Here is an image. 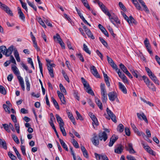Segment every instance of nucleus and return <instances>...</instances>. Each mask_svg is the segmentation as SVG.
Listing matches in <instances>:
<instances>
[{"label":"nucleus","instance_id":"obj_32","mask_svg":"<svg viewBox=\"0 0 160 160\" xmlns=\"http://www.w3.org/2000/svg\"><path fill=\"white\" fill-rule=\"evenodd\" d=\"M37 20L39 24L44 28H46V26L41 18H38L37 19Z\"/></svg>","mask_w":160,"mask_h":160},{"label":"nucleus","instance_id":"obj_9","mask_svg":"<svg viewBox=\"0 0 160 160\" xmlns=\"http://www.w3.org/2000/svg\"><path fill=\"white\" fill-rule=\"evenodd\" d=\"M108 95L110 101H113L117 98V94L115 92H109Z\"/></svg>","mask_w":160,"mask_h":160},{"label":"nucleus","instance_id":"obj_16","mask_svg":"<svg viewBox=\"0 0 160 160\" xmlns=\"http://www.w3.org/2000/svg\"><path fill=\"white\" fill-rule=\"evenodd\" d=\"M123 150V146L122 145L119 144L114 149V152L117 154H120L121 153Z\"/></svg>","mask_w":160,"mask_h":160},{"label":"nucleus","instance_id":"obj_7","mask_svg":"<svg viewBox=\"0 0 160 160\" xmlns=\"http://www.w3.org/2000/svg\"><path fill=\"white\" fill-rule=\"evenodd\" d=\"M0 7L4 10L8 14L11 16L13 15V13L9 7L5 4L2 3L1 2H0Z\"/></svg>","mask_w":160,"mask_h":160},{"label":"nucleus","instance_id":"obj_3","mask_svg":"<svg viewBox=\"0 0 160 160\" xmlns=\"http://www.w3.org/2000/svg\"><path fill=\"white\" fill-rule=\"evenodd\" d=\"M142 79L150 90L153 91H156V88L154 84L150 81L147 77L144 75L142 76Z\"/></svg>","mask_w":160,"mask_h":160},{"label":"nucleus","instance_id":"obj_30","mask_svg":"<svg viewBox=\"0 0 160 160\" xmlns=\"http://www.w3.org/2000/svg\"><path fill=\"white\" fill-rule=\"evenodd\" d=\"M37 58L39 64V66L40 68V72L41 74H42V75H43L42 64V63L41 62L40 60L39 57V56H38L37 57Z\"/></svg>","mask_w":160,"mask_h":160},{"label":"nucleus","instance_id":"obj_34","mask_svg":"<svg viewBox=\"0 0 160 160\" xmlns=\"http://www.w3.org/2000/svg\"><path fill=\"white\" fill-rule=\"evenodd\" d=\"M27 2L28 5L31 7L36 11H37V9L36 6L34 5L33 2H31L29 1L28 0H27Z\"/></svg>","mask_w":160,"mask_h":160},{"label":"nucleus","instance_id":"obj_24","mask_svg":"<svg viewBox=\"0 0 160 160\" xmlns=\"http://www.w3.org/2000/svg\"><path fill=\"white\" fill-rule=\"evenodd\" d=\"M18 13L19 15L20 18L22 20H24L25 17L24 15L21 11V8L18 7Z\"/></svg>","mask_w":160,"mask_h":160},{"label":"nucleus","instance_id":"obj_17","mask_svg":"<svg viewBox=\"0 0 160 160\" xmlns=\"http://www.w3.org/2000/svg\"><path fill=\"white\" fill-rule=\"evenodd\" d=\"M14 47L12 45L10 46L7 50L5 54V55L7 57L9 56L12 52L14 50Z\"/></svg>","mask_w":160,"mask_h":160},{"label":"nucleus","instance_id":"obj_35","mask_svg":"<svg viewBox=\"0 0 160 160\" xmlns=\"http://www.w3.org/2000/svg\"><path fill=\"white\" fill-rule=\"evenodd\" d=\"M83 50L87 53L89 54H91V51L89 50L87 46L85 44H84L83 45Z\"/></svg>","mask_w":160,"mask_h":160},{"label":"nucleus","instance_id":"obj_20","mask_svg":"<svg viewBox=\"0 0 160 160\" xmlns=\"http://www.w3.org/2000/svg\"><path fill=\"white\" fill-rule=\"evenodd\" d=\"M118 137L115 135H112L110 139V142L109 144V147H112L113 145L115 142L118 139Z\"/></svg>","mask_w":160,"mask_h":160},{"label":"nucleus","instance_id":"obj_21","mask_svg":"<svg viewBox=\"0 0 160 160\" xmlns=\"http://www.w3.org/2000/svg\"><path fill=\"white\" fill-rule=\"evenodd\" d=\"M56 117L57 119V122L59 123V126L64 125V123L61 118L59 116V115L56 114Z\"/></svg>","mask_w":160,"mask_h":160},{"label":"nucleus","instance_id":"obj_39","mask_svg":"<svg viewBox=\"0 0 160 160\" xmlns=\"http://www.w3.org/2000/svg\"><path fill=\"white\" fill-rule=\"evenodd\" d=\"M0 92L3 95H5L6 94V92L5 88L2 85H0Z\"/></svg>","mask_w":160,"mask_h":160},{"label":"nucleus","instance_id":"obj_14","mask_svg":"<svg viewBox=\"0 0 160 160\" xmlns=\"http://www.w3.org/2000/svg\"><path fill=\"white\" fill-rule=\"evenodd\" d=\"M142 144L143 146V148L149 153L152 155H155V154L153 151L150 148V147L149 146L146 145L145 144L143 143H142Z\"/></svg>","mask_w":160,"mask_h":160},{"label":"nucleus","instance_id":"obj_25","mask_svg":"<svg viewBox=\"0 0 160 160\" xmlns=\"http://www.w3.org/2000/svg\"><path fill=\"white\" fill-rule=\"evenodd\" d=\"M131 127L132 128V129L134 131L135 133L136 134H137L138 135H140V132L139 131L138 129L135 126L134 124L131 123Z\"/></svg>","mask_w":160,"mask_h":160},{"label":"nucleus","instance_id":"obj_27","mask_svg":"<svg viewBox=\"0 0 160 160\" xmlns=\"http://www.w3.org/2000/svg\"><path fill=\"white\" fill-rule=\"evenodd\" d=\"M150 78L156 84L158 85H159V81L154 74L152 75V76L150 77Z\"/></svg>","mask_w":160,"mask_h":160},{"label":"nucleus","instance_id":"obj_56","mask_svg":"<svg viewBox=\"0 0 160 160\" xmlns=\"http://www.w3.org/2000/svg\"><path fill=\"white\" fill-rule=\"evenodd\" d=\"M126 158L128 160H137L134 157L131 155H127Z\"/></svg>","mask_w":160,"mask_h":160},{"label":"nucleus","instance_id":"obj_10","mask_svg":"<svg viewBox=\"0 0 160 160\" xmlns=\"http://www.w3.org/2000/svg\"><path fill=\"white\" fill-rule=\"evenodd\" d=\"M98 138L100 141L103 140L105 142L108 138V135L105 131L101 132L98 134Z\"/></svg>","mask_w":160,"mask_h":160},{"label":"nucleus","instance_id":"obj_57","mask_svg":"<svg viewBox=\"0 0 160 160\" xmlns=\"http://www.w3.org/2000/svg\"><path fill=\"white\" fill-rule=\"evenodd\" d=\"M77 56L79 58V59L82 62H84V59L83 58L81 53H78L77 54Z\"/></svg>","mask_w":160,"mask_h":160},{"label":"nucleus","instance_id":"obj_22","mask_svg":"<svg viewBox=\"0 0 160 160\" xmlns=\"http://www.w3.org/2000/svg\"><path fill=\"white\" fill-rule=\"evenodd\" d=\"M118 85L119 88L121 91L125 94L127 93V90L125 86L121 82H118Z\"/></svg>","mask_w":160,"mask_h":160},{"label":"nucleus","instance_id":"obj_46","mask_svg":"<svg viewBox=\"0 0 160 160\" xmlns=\"http://www.w3.org/2000/svg\"><path fill=\"white\" fill-rule=\"evenodd\" d=\"M12 138L14 141L17 143L18 144L19 143V140L17 137L15 135H12Z\"/></svg>","mask_w":160,"mask_h":160},{"label":"nucleus","instance_id":"obj_58","mask_svg":"<svg viewBox=\"0 0 160 160\" xmlns=\"http://www.w3.org/2000/svg\"><path fill=\"white\" fill-rule=\"evenodd\" d=\"M110 65L113 68L115 69L116 72L118 71V70H119V69H118L117 65L114 63V62H113V63H112L110 64Z\"/></svg>","mask_w":160,"mask_h":160},{"label":"nucleus","instance_id":"obj_33","mask_svg":"<svg viewBox=\"0 0 160 160\" xmlns=\"http://www.w3.org/2000/svg\"><path fill=\"white\" fill-rule=\"evenodd\" d=\"M62 73L63 75V77L67 81L69 82V79L68 76H67V74L66 73L65 71L64 70H62Z\"/></svg>","mask_w":160,"mask_h":160},{"label":"nucleus","instance_id":"obj_43","mask_svg":"<svg viewBox=\"0 0 160 160\" xmlns=\"http://www.w3.org/2000/svg\"><path fill=\"white\" fill-rule=\"evenodd\" d=\"M76 113L77 115V118H76L77 119H79L81 121L83 120V118L80 113L77 111H76Z\"/></svg>","mask_w":160,"mask_h":160},{"label":"nucleus","instance_id":"obj_5","mask_svg":"<svg viewBox=\"0 0 160 160\" xmlns=\"http://www.w3.org/2000/svg\"><path fill=\"white\" fill-rule=\"evenodd\" d=\"M100 7L104 13L108 16L111 22L115 26H116V25L115 24V23L112 21V18L111 16V14L108 11V9L106 8L105 6L102 3H101V5Z\"/></svg>","mask_w":160,"mask_h":160},{"label":"nucleus","instance_id":"obj_42","mask_svg":"<svg viewBox=\"0 0 160 160\" xmlns=\"http://www.w3.org/2000/svg\"><path fill=\"white\" fill-rule=\"evenodd\" d=\"M0 49L2 52L5 55L6 51L7 50V48L6 46H2L0 47Z\"/></svg>","mask_w":160,"mask_h":160},{"label":"nucleus","instance_id":"obj_62","mask_svg":"<svg viewBox=\"0 0 160 160\" xmlns=\"http://www.w3.org/2000/svg\"><path fill=\"white\" fill-rule=\"evenodd\" d=\"M122 79L124 83L128 84L129 83L127 78L125 75L123 77H122Z\"/></svg>","mask_w":160,"mask_h":160},{"label":"nucleus","instance_id":"obj_44","mask_svg":"<svg viewBox=\"0 0 160 160\" xmlns=\"http://www.w3.org/2000/svg\"><path fill=\"white\" fill-rule=\"evenodd\" d=\"M8 155L10 158L12 160H16L17 158L13 154H12L10 152H9L8 153Z\"/></svg>","mask_w":160,"mask_h":160},{"label":"nucleus","instance_id":"obj_51","mask_svg":"<svg viewBox=\"0 0 160 160\" xmlns=\"http://www.w3.org/2000/svg\"><path fill=\"white\" fill-rule=\"evenodd\" d=\"M3 106L4 109L5 110L6 112H8L9 113H10V112L9 110L10 108L8 106L5 104H3Z\"/></svg>","mask_w":160,"mask_h":160},{"label":"nucleus","instance_id":"obj_37","mask_svg":"<svg viewBox=\"0 0 160 160\" xmlns=\"http://www.w3.org/2000/svg\"><path fill=\"white\" fill-rule=\"evenodd\" d=\"M119 67L124 73L128 70L127 68L122 63H120L119 64Z\"/></svg>","mask_w":160,"mask_h":160},{"label":"nucleus","instance_id":"obj_28","mask_svg":"<svg viewBox=\"0 0 160 160\" xmlns=\"http://www.w3.org/2000/svg\"><path fill=\"white\" fill-rule=\"evenodd\" d=\"M95 102L99 108L101 110L102 109V106L101 101L98 98H95Z\"/></svg>","mask_w":160,"mask_h":160},{"label":"nucleus","instance_id":"obj_41","mask_svg":"<svg viewBox=\"0 0 160 160\" xmlns=\"http://www.w3.org/2000/svg\"><path fill=\"white\" fill-rule=\"evenodd\" d=\"M86 32L89 37L93 39H94V37L93 35L92 34L89 29L88 30V31Z\"/></svg>","mask_w":160,"mask_h":160},{"label":"nucleus","instance_id":"obj_13","mask_svg":"<svg viewBox=\"0 0 160 160\" xmlns=\"http://www.w3.org/2000/svg\"><path fill=\"white\" fill-rule=\"evenodd\" d=\"M130 71L132 73L133 76L138 79L139 80H142V76L137 71H134V70H131Z\"/></svg>","mask_w":160,"mask_h":160},{"label":"nucleus","instance_id":"obj_18","mask_svg":"<svg viewBox=\"0 0 160 160\" xmlns=\"http://www.w3.org/2000/svg\"><path fill=\"white\" fill-rule=\"evenodd\" d=\"M84 87L85 88L86 90L88 93L90 94L92 96L94 95L93 92L91 88L90 87L88 83L86 85L84 86Z\"/></svg>","mask_w":160,"mask_h":160},{"label":"nucleus","instance_id":"obj_1","mask_svg":"<svg viewBox=\"0 0 160 160\" xmlns=\"http://www.w3.org/2000/svg\"><path fill=\"white\" fill-rule=\"evenodd\" d=\"M12 69L13 73L17 76V78L19 81V84L23 91L25 90L24 82L23 78L20 76V72L15 65H12Z\"/></svg>","mask_w":160,"mask_h":160},{"label":"nucleus","instance_id":"obj_47","mask_svg":"<svg viewBox=\"0 0 160 160\" xmlns=\"http://www.w3.org/2000/svg\"><path fill=\"white\" fill-rule=\"evenodd\" d=\"M99 39L103 45L107 47L108 46V44L101 37H99Z\"/></svg>","mask_w":160,"mask_h":160},{"label":"nucleus","instance_id":"obj_29","mask_svg":"<svg viewBox=\"0 0 160 160\" xmlns=\"http://www.w3.org/2000/svg\"><path fill=\"white\" fill-rule=\"evenodd\" d=\"M59 141L61 144V145L62 146L63 148L65 149L66 151H68V149L67 145L60 138H59Z\"/></svg>","mask_w":160,"mask_h":160},{"label":"nucleus","instance_id":"obj_12","mask_svg":"<svg viewBox=\"0 0 160 160\" xmlns=\"http://www.w3.org/2000/svg\"><path fill=\"white\" fill-rule=\"evenodd\" d=\"M54 66L55 64H54L47 65L48 69L49 71V74L52 78H53L54 77L53 67H54Z\"/></svg>","mask_w":160,"mask_h":160},{"label":"nucleus","instance_id":"obj_54","mask_svg":"<svg viewBox=\"0 0 160 160\" xmlns=\"http://www.w3.org/2000/svg\"><path fill=\"white\" fill-rule=\"evenodd\" d=\"M2 125L4 128V129L8 132H10V130L9 129V126L7 124H3Z\"/></svg>","mask_w":160,"mask_h":160},{"label":"nucleus","instance_id":"obj_48","mask_svg":"<svg viewBox=\"0 0 160 160\" xmlns=\"http://www.w3.org/2000/svg\"><path fill=\"white\" fill-rule=\"evenodd\" d=\"M53 38L55 40H57L58 42L59 40H61L62 39L58 33H57L56 35L53 36Z\"/></svg>","mask_w":160,"mask_h":160},{"label":"nucleus","instance_id":"obj_53","mask_svg":"<svg viewBox=\"0 0 160 160\" xmlns=\"http://www.w3.org/2000/svg\"><path fill=\"white\" fill-rule=\"evenodd\" d=\"M9 61H10V63L12 62L15 65H16V62L15 61V59L13 57L12 55H11L10 56V60H9Z\"/></svg>","mask_w":160,"mask_h":160},{"label":"nucleus","instance_id":"obj_31","mask_svg":"<svg viewBox=\"0 0 160 160\" xmlns=\"http://www.w3.org/2000/svg\"><path fill=\"white\" fill-rule=\"evenodd\" d=\"M51 99L55 108L58 110L59 109V106L57 101L53 97H51Z\"/></svg>","mask_w":160,"mask_h":160},{"label":"nucleus","instance_id":"obj_6","mask_svg":"<svg viewBox=\"0 0 160 160\" xmlns=\"http://www.w3.org/2000/svg\"><path fill=\"white\" fill-rule=\"evenodd\" d=\"M107 112L108 115V116L106 117V118L110 120V118L115 123H116L117 122L116 118L114 114L108 108H107Z\"/></svg>","mask_w":160,"mask_h":160},{"label":"nucleus","instance_id":"obj_11","mask_svg":"<svg viewBox=\"0 0 160 160\" xmlns=\"http://www.w3.org/2000/svg\"><path fill=\"white\" fill-rule=\"evenodd\" d=\"M90 70L92 73L95 77L100 78V76L97 71L96 67L93 65H92L90 67Z\"/></svg>","mask_w":160,"mask_h":160},{"label":"nucleus","instance_id":"obj_23","mask_svg":"<svg viewBox=\"0 0 160 160\" xmlns=\"http://www.w3.org/2000/svg\"><path fill=\"white\" fill-rule=\"evenodd\" d=\"M14 54L17 62H20V58L18 50L16 48L14 49Z\"/></svg>","mask_w":160,"mask_h":160},{"label":"nucleus","instance_id":"obj_63","mask_svg":"<svg viewBox=\"0 0 160 160\" xmlns=\"http://www.w3.org/2000/svg\"><path fill=\"white\" fill-rule=\"evenodd\" d=\"M88 115L90 117L92 120H93V119L96 118L95 115L92 112H89L88 113Z\"/></svg>","mask_w":160,"mask_h":160},{"label":"nucleus","instance_id":"obj_45","mask_svg":"<svg viewBox=\"0 0 160 160\" xmlns=\"http://www.w3.org/2000/svg\"><path fill=\"white\" fill-rule=\"evenodd\" d=\"M133 4L135 5L136 8L138 10H142L140 6V5L139 3L137 1H135V2L133 3Z\"/></svg>","mask_w":160,"mask_h":160},{"label":"nucleus","instance_id":"obj_19","mask_svg":"<svg viewBox=\"0 0 160 160\" xmlns=\"http://www.w3.org/2000/svg\"><path fill=\"white\" fill-rule=\"evenodd\" d=\"M137 117L138 118L140 119H141V118L142 119L148 123V120L146 115L144 114L143 113H142V114H140L139 113H137Z\"/></svg>","mask_w":160,"mask_h":160},{"label":"nucleus","instance_id":"obj_55","mask_svg":"<svg viewBox=\"0 0 160 160\" xmlns=\"http://www.w3.org/2000/svg\"><path fill=\"white\" fill-rule=\"evenodd\" d=\"M125 131L126 134L128 136H129L130 135V132L129 129L127 127L125 128Z\"/></svg>","mask_w":160,"mask_h":160},{"label":"nucleus","instance_id":"obj_52","mask_svg":"<svg viewBox=\"0 0 160 160\" xmlns=\"http://www.w3.org/2000/svg\"><path fill=\"white\" fill-rule=\"evenodd\" d=\"M119 7L121 8L123 11H126V9L125 7L124 6L122 3L120 2L119 3Z\"/></svg>","mask_w":160,"mask_h":160},{"label":"nucleus","instance_id":"obj_38","mask_svg":"<svg viewBox=\"0 0 160 160\" xmlns=\"http://www.w3.org/2000/svg\"><path fill=\"white\" fill-rule=\"evenodd\" d=\"M63 126L64 125H61V126H59L60 128L63 135L64 136H66L67 135V133Z\"/></svg>","mask_w":160,"mask_h":160},{"label":"nucleus","instance_id":"obj_60","mask_svg":"<svg viewBox=\"0 0 160 160\" xmlns=\"http://www.w3.org/2000/svg\"><path fill=\"white\" fill-rule=\"evenodd\" d=\"M118 73L119 76L120 78L122 79V77H123L124 76H125V75L122 73L120 71V70H119L117 72Z\"/></svg>","mask_w":160,"mask_h":160},{"label":"nucleus","instance_id":"obj_4","mask_svg":"<svg viewBox=\"0 0 160 160\" xmlns=\"http://www.w3.org/2000/svg\"><path fill=\"white\" fill-rule=\"evenodd\" d=\"M122 15L124 19L128 22L130 25H136L137 22L132 16H130L129 17L123 12H121Z\"/></svg>","mask_w":160,"mask_h":160},{"label":"nucleus","instance_id":"obj_40","mask_svg":"<svg viewBox=\"0 0 160 160\" xmlns=\"http://www.w3.org/2000/svg\"><path fill=\"white\" fill-rule=\"evenodd\" d=\"M82 3L84 4V6L88 9H90V7L88 3V1L87 0H81Z\"/></svg>","mask_w":160,"mask_h":160},{"label":"nucleus","instance_id":"obj_15","mask_svg":"<svg viewBox=\"0 0 160 160\" xmlns=\"http://www.w3.org/2000/svg\"><path fill=\"white\" fill-rule=\"evenodd\" d=\"M92 142L93 144L96 146H97L99 145V140L96 134H94L92 140Z\"/></svg>","mask_w":160,"mask_h":160},{"label":"nucleus","instance_id":"obj_8","mask_svg":"<svg viewBox=\"0 0 160 160\" xmlns=\"http://www.w3.org/2000/svg\"><path fill=\"white\" fill-rule=\"evenodd\" d=\"M125 148L126 150L128 151L130 154H134L136 152L133 148L132 145L131 143H128L125 145Z\"/></svg>","mask_w":160,"mask_h":160},{"label":"nucleus","instance_id":"obj_2","mask_svg":"<svg viewBox=\"0 0 160 160\" xmlns=\"http://www.w3.org/2000/svg\"><path fill=\"white\" fill-rule=\"evenodd\" d=\"M100 89L102 101L103 103H106L108 98L104 84L102 83L101 84Z\"/></svg>","mask_w":160,"mask_h":160},{"label":"nucleus","instance_id":"obj_59","mask_svg":"<svg viewBox=\"0 0 160 160\" xmlns=\"http://www.w3.org/2000/svg\"><path fill=\"white\" fill-rule=\"evenodd\" d=\"M21 150L23 155H26L25 148L24 146H21Z\"/></svg>","mask_w":160,"mask_h":160},{"label":"nucleus","instance_id":"obj_36","mask_svg":"<svg viewBox=\"0 0 160 160\" xmlns=\"http://www.w3.org/2000/svg\"><path fill=\"white\" fill-rule=\"evenodd\" d=\"M124 127L123 125L122 124H119L117 127V130L120 132H121L123 131Z\"/></svg>","mask_w":160,"mask_h":160},{"label":"nucleus","instance_id":"obj_50","mask_svg":"<svg viewBox=\"0 0 160 160\" xmlns=\"http://www.w3.org/2000/svg\"><path fill=\"white\" fill-rule=\"evenodd\" d=\"M72 143L73 146L77 148H79V145L77 141L75 140L74 139H72Z\"/></svg>","mask_w":160,"mask_h":160},{"label":"nucleus","instance_id":"obj_26","mask_svg":"<svg viewBox=\"0 0 160 160\" xmlns=\"http://www.w3.org/2000/svg\"><path fill=\"white\" fill-rule=\"evenodd\" d=\"M0 145L2 146V147L6 150L7 148V143L4 140H2L0 138Z\"/></svg>","mask_w":160,"mask_h":160},{"label":"nucleus","instance_id":"obj_64","mask_svg":"<svg viewBox=\"0 0 160 160\" xmlns=\"http://www.w3.org/2000/svg\"><path fill=\"white\" fill-rule=\"evenodd\" d=\"M11 118L12 121L14 122H17V120L16 117L14 115L11 114Z\"/></svg>","mask_w":160,"mask_h":160},{"label":"nucleus","instance_id":"obj_49","mask_svg":"<svg viewBox=\"0 0 160 160\" xmlns=\"http://www.w3.org/2000/svg\"><path fill=\"white\" fill-rule=\"evenodd\" d=\"M59 88L60 90L62 92L65 93L66 92V90L65 88L63 87L62 84L61 83L59 84Z\"/></svg>","mask_w":160,"mask_h":160},{"label":"nucleus","instance_id":"obj_61","mask_svg":"<svg viewBox=\"0 0 160 160\" xmlns=\"http://www.w3.org/2000/svg\"><path fill=\"white\" fill-rule=\"evenodd\" d=\"M21 5L22 7L25 10L26 12H27L28 9L27 6L26 4L23 2H21Z\"/></svg>","mask_w":160,"mask_h":160}]
</instances>
